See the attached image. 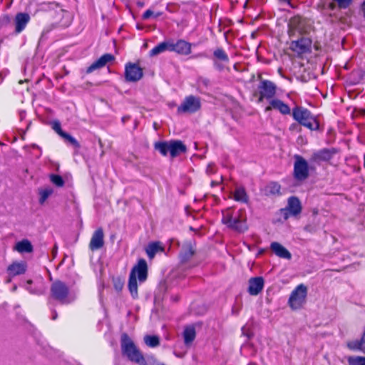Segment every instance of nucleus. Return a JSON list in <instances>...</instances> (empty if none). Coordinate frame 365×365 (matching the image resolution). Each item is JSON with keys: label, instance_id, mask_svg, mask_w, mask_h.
Listing matches in <instances>:
<instances>
[{"label": "nucleus", "instance_id": "f257e3e1", "mask_svg": "<svg viewBox=\"0 0 365 365\" xmlns=\"http://www.w3.org/2000/svg\"><path fill=\"white\" fill-rule=\"evenodd\" d=\"M222 222L230 229L238 232H243L248 229L247 216L243 210L235 212L232 208H227L222 211Z\"/></svg>", "mask_w": 365, "mask_h": 365}, {"label": "nucleus", "instance_id": "f03ea898", "mask_svg": "<svg viewBox=\"0 0 365 365\" xmlns=\"http://www.w3.org/2000/svg\"><path fill=\"white\" fill-rule=\"evenodd\" d=\"M121 350L128 359L139 365H148L140 351L127 334H123L120 340Z\"/></svg>", "mask_w": 365, "mask_h": 365}, {"label": "nucleus", "instance_id": "7ed1b4c3", "mask_svg": "<svg viewBox=\"0 0 365 365\" xmlns=\"http://www.w3.org/2000/svg\"><path fill=\"white\" fill-rule=\"evenodd\" d=\"M292 116L300 125L311 130H317L319 129V122L317 118L305 108L299 106L294 108L292 110Z\"/></svg>", "mask_w": 365, "mask_h": 365}, {"label": "nucleus", "instance_id": "20e7f679", "mask_svg": "<svg viewBox=\"0 0 365 365\" xmlns=\"http://www.w3.org/2000/svg\"><path fill=\"white\" fill-rule=\"evenodd\" d=\"M155 149L163 155L170 153L171 158H175L187 150L186 146L180 140L158 142L155 143Z\"/></svg>", "mask_w": 365, "mask_h": 365}, {"label": "nucleus", "instance_id": "39448f33", "mask_svg": "<svg viewBox=\"0 0 365 365\" xmlns=\"http://www.w3.org/2000/svg\"><path fill=\"white\" fill-rule=\"evenodd\" d=\"M308 288L304 284L297 285L291 292L288 305L292 310H299L307 303Z\"/></svg>", "mask_w": 365, "mask_h": 365}, {"label": "nucleus", "instance_id": "423d86ee", "mask_svg": "<svg viewBox=\"0 0 365 365\" xmlns=\"http://www.w3.org/2000/svg\"><path fill=\"white\" fill-rule=\"evenodd\" d=\"M302 210V206L297 197L292 196L287 200V205L284 208L279 210V214L284 220L290 217H297Z\"/></svg>", "mask_w": 365, "mask_h": 365}, {"label": "nucleus", "instance_id": "0eeeda50", "mask_svg": "<svg viewBox=\"0 0 365 365\" xmlns=\"http://www.w3.org/2000/svg\"><path fill=\"white\" fill-rule=\"evenodd\" d=\"M293 175L295 180L304 181L309 177V165L307 160L301 155H294Z\"/></svg>", "mask_w": 365, "mask_h": 365}, {"label": "nucleus", "instance_id": "6e6552de", "mask_svg": "<svg viewBox=\"0 0 365 365\" xmlns=\"http://www.w3.org/2000/svg\"><path fill=\"white\" fill-rule=\"evenodd\" d=\"M201 108V101L199 97L190 95L186 96L178 108V113H193Z\"/></svg>", "mask_w": 365, "mask_h": 365}, {"label": "nucleus", "instance_id": "1a4fd4ad", "mask_svg": "<svg viewBox=\"0 0 365 365\" xmlns=\"http://www.w3.org/2000/svg\"><path fill=\"white\" fill-rule=\"evenodd\" d=\"M143 76V69L134 63H127L125 66V78L128 82H137Z\"/></svg>", "mask_w": 365, "mask_h": 365}, {"label": "nucleus", "instance_id": "9d476101", "mask_svg": "<svg viewBox=\"0 0 365 365\" xmlns=\"http://www.w3.org/2000/svg\"><path fill=\"white\" fill-rule=\"evenodd\" d=\"M259 101L264 98L272 99L276 93V86L272 81H262L258 86Z\"/></svg>", "mask_w": 365, "mask_h": 365}, {"label": "nucleus", "instance_id": "9b49d317", "mask_svg": "<svg viewBox=\"0 0 365 365\" xmlns=\"http://www.w3.org/2000/svg\"><path fill=\"white\" fill-rule=\"evenodd\" d=\"M26 289L32 294H41L46 289V284L41 275H34V277L26 280Z\"/></svg>", "mask_w": 365, "mask_h": 365}, {"label": "nucleus", "instance_id": "f8f14e48", "mask_svg": "<svg viewBox=\"0 0 365 365\" xmlns=\"http://www.w3.org/2000/svg\"><path fill=\"white\" fill-rule=\"evenodd\" d=\"M52 296L62 303L66 302L68 289L65 284L60 281L54 282L51 288Z\"/></svg>", "mask_w": 365, "mask_h": 365}, {"label": "nucleus", "instance_id": "ddd939ff", "mask_svg": "<svg viewBox=\"0 0 365 365\" xmlns=\"http://www.w3.org/2000/svg\"><path fill=\"white\" fill-rule=\"evenodd\" d=\"M170 41V51H174L180 55H189L191 53L192 44L185 40H178L176 42Z\"/></svg>", "mask_w": 365, "mask_h": 365}, {"label": "nucleus", "instance_id": "4468645a", "mask_svg": "<svg viewBox=\"0 0 365 365\" xmlns=\"http://www.w3.org/2000/svg\"><path fill=\"white\" fill-rule=\"evenodd\" d=\"M104 246V232L102 227L96 229L92 235L89 243V249L91 251H96L101 249Z\"/></svg>", "mask_w": 365, "mask_h": 365}, {"label": "nucleus", "instance_id": "2eb2a0df", "mask_svg": "<svg viewBox=\"0 0 365 365\" xmlns=\"http://www.w3.org/2000/svg\"><path fill=\"white\" fill-rule=\"evenodd\" d=\"M271 110H278L282 115H289L291 113L289 106L278 98H272L269 101V105L264 109L266 112Z\"/></svg>", "mask_w": 365, "mask_h": 365}, {"label": "nucleus", "instance_id": "dca6fc26", "mask_svg": "<svg viewBox=\"0 0 365 365\" xmlns=\"http://www.w3.org/2000/svg\"><path fill=\"white\" fill-rule=\"evenodd\" d=\"M114 60L115 57L113 54L105 53L87 68L86 73H91L97 69L104 67L108 63L112 62Z\"/></svg>", "mask_w": 365, "mask_h": 365}, {"label": "nucleus", "instance_id": "f3484780", "mask_svg": "<svg viewBox=\"0 0 365 365\" xmlns=\"http://www.w3.org/2000/svg\"><path fill=\"white\" fill-rule=\"evenodd\" d=\"M30 21V16L27 13H18L14 19L15 33L19 34L24 30Z\"/></svg>", "mask_w": 365, "mask_h": 365}, {"label": "nucleus", "instance_id": "a211bd4d", "mask_svg": "<svg viewBox=\"0 0 365 365\" xmlns=\"http://www.w3.org/2000/svg\"><path fill=\"white\" fill-rule=\"evenodd\" d=\"M334 149L324 148L313 153L311 160L315 163L329 160L335 154Z\"/></svg>", "mask_w": 365, "mask_h": 365}, {"label": "nucleus", "instance_id": "6ab92c4d", "mask_svg": "<svg viewBox=\"0 0 365 365\" xmlns=\"http://www.w3.org/2000/svg\"><path fill=\"white\" fill-rule=\"evenodd\" d=\"M270 249L275 255L280 258L290 259L292 257V255L289 250L277 242H272Z\"/></svg>", "mask_w": 365, "mask_h": 365}, {"label": "nucleus", "instance_id": "aec40b11", "mask_svg": "<svg viewBox=\"0 0 365 365\" xmlns=\"http://www.w3.org/2000/svg\"><path fill=\"white\" fill-rule=\"evenodd\" d=\"M195 253V249L191 242H187L182 245L180 253V258L182 262H187Z\"/></svg>", "mask_w": 365, "mask_h": 365}, {"label": "nucleus", "instance_id": "412c9836", "mask_svg": "<svg viewBox=\"0 0 365 365\" xmlns=\"http://www.w3.org/2000/svg\"><path fill=\"white\" fill-rule=\"evenodd\" d=\"M310 46V41L307 38H302L292 43V49L297 53H302L306 52Z\"/></svg>", "mask_w": 365, "mask_h": 365}, {"label": "nucleus", "instance_id": "4be33fe9", "mask_svg": "<svg viewBox=\"0 0 365 365\" xmlns=\"http://www.w3.org/2000/svg\"><path fill=\"white\" fill-rule=\"evenodd\" d=\"M184 343L186 346H190L196 337L195 328L193 325L186 326L182 332Z\"/></svg>", "mask_w": 365, "mask_h": 365}, {"label": "nucleus", "instance_id": "5701e85b", "mask_svg": "<svg viewBox=\"0 0 365 365\" xmlns=\"http://www.w3.org/2000/svg\"><path fill=\"white\" fill-rule=\"evenodd\" d=\"M164 247L160 242H153L148 244L145 252L149 259H153L158 252H163Z\"/></svg>", "mask_w": 365, "mask_h": 365}, {"label": "nucleus", "instance_id": "b1692460", "mask_svg": "<svg viewBox=\"0 0 365 365\" xmlns=\"http://www.w3.org/2000/svg\"><path fill=\"white\" fill-rule=\"evenodd\" d=\"M233 199L240 202L247 203L249 201V196L243 187H236L232 192Z\"/></svg>", "mask_w": 365, "mask_h": 365}, {"label": "nucleus", "instance_id": "393cba45", "mask_svg": "<svg viewBox=\"0 0 365 365\" xmlns=\"http://www.w3.org/2000/svg\"><path fill=\"white\" fill-rule=\"evenodd\" d=\"M14 249L20 253H31L33 252V245L28 240H23L15 245Z\"/></svg>", "mask_w": 365, "mask_h": 365}, {"label": "nucleus", "instance_id": "a878e982", "mask_svg": "<svg viewBox=\"0 0 365 365\" xmlns=\"http://www.w3.org/2000/svg\"><path fill=\"white\" fill-rule=\"evenodd\" d=\"M264 192L267 195H281V185L277 182H270L266 185Z\"/></svg>", "mask_w": 365, "mask_h": 365}, {"label": "nucleus", "instance_id": "bb28decb", "mask_svg": "<svg viewBox=\"0 0 365 365\" xmlns=\"http://www.w3.org/2000/svg\"><path fill=\"white\" fill-rule=\"evenodd\" d=\"M170 46L169 41L161 42L150 51L149 55L150 57H153L158 56L166 51H170Z\"/></svg>", "mask_w": 365, "mask_h": 365}, {"label": "nucleus", "instance_id": "cd10ccee", "mask_svg": "<svg viewBox=\"0 0 365 365\" xmlns=\"http://www.w3.org/2000/svg\"><path fill=\"white\" fill-rule=\"evenodd\" d=\"M8 271L10 274H24L26 272V263L14 262L8 267Z\"/></svg>", "mask_w": 365, "mask_h": 365}, {"label": "nucleus", "instance_id": "c85d7f7f", "mask_svg": "<svg viewBox=\"0 0 365 365\" xmlns=\"http://www.w3.org/2000/svg\"><path fill=\"white\" fill-rule=\"evenodd\" d=\"M147 262L144 259H140L137 264L133 267L130 274H147Z\"/></svg>", "mask_w": 365, "mask_h": 365}, {"label": "nucleus", "instance_id": "c756f323", "mask_svg": "<svg viewBox=\"0 0 365 365\" xmlns=\"http://www.w3.org/2000/svg\"><path fill=\"white\" fill-rule=\"evenodd\" d=\"M264 283V279L262 277L252 278V295H257L262 290Z\"/></svg>", "mask_w": 365, "mask_h": 365}, {"label": "nucleus", "instance_id": "7c9ffc66", "mask_svg": "<svg viewBox=\"0 0 365 365\" xmlns=\"http://www.w3.org/2000/svg\"><path fill=\"white\" fill-rule=\"evenodd\" d=\"M137 275H130L128 281V289L133 298L138 297Z\"/></svg>", "mask_w": 365, "mask_h": 365}, {"label": "nucleus", "instance_id": "2f4dec72", "mask_svg": "<svg viewBox=\"0 0 365 365\" xmlns=\"http://www.w3.org/2000/svg\"><path fill=\"white\" fill-rule=\"evenodd\" d=\"M145 344L149 347H156L160 344V339L155 335H146L144 337Z\"/></svg>", "mask_w": 365, "mask_h": 365}, {"label": "nucleus", "instance_id": "473e14b6", "mask_svg": "<svg viewBox=\"0 0 365 365\" xmlns=\"http://www.w3.org/2000/svg\"><path fill=\"white\" fill-rule=\"evenodd\" d=\"M214 57L216 60H219L222 63H228L229 57L226 52L221 48H218L214 51Z\"/></svg>", "mask_w": 365, "mask_h": 365}, {"label": "nucleus", "instance_id": "72a5a7b5", "mask_svg": "<svg viewBox=\"0 0 365 365\" xmlns=\"http://www.w3.org/2000/svg\"><path fill=\"white\" fill-rule=\"evenodd\" d=\"M197 85L200 92L204 93V90L210 86V80L204 77H199L197 80Z\"/></svg>", "mask_w": 365, "mask_h": 365}, {"label": "nucleus", "instance_id": "f704fd0d", "mask_svg": "<svg viewBox=\"0 0 365 365\" xmlns=\"http://www.w3.org/2000/svg\"><path fill=\"white\" fill-rule=\"evenodd\" d=\"M53 193V189L52 188H45L43 190H41L39 191V203L43 204L44 202L47 200V198Z\"/></svg>", "mask_w": 365, "mask_h": 365}, {"label": "nucleus", "instance_id": "c9c22d12", "mask_svg": "<svg viewBox=\"0 0 365 365\" xmlns=\"http://www.w3.org/2000/svg\"><path fill=\"white\" fill-rule=\"evenodd\" d=\"M349 365H365V357L349 356L347 359Z\"/></svg>", "mask_w": 365, "mask_h": 365}, {"label": "nucleus", "instance_id": "e433bc0d", "mask_svg": "<svg viewBox=\"0 0 365 365\" xmlns=\"http://www.w3.org/2000/svg\"><path fill=\"white\" fill-rule=\"evenodd\" d=\"M50 180L57 187H63L64 185V180L61 176L58 175L51 174L50 175Z\"/></svg>", "mask_w": 365, "mask_h": 365}, {"label": "nucleus", "instance_id": "4c0bfd02", "mask_svg": "<svg viewBox=\"0 0 365 365\" xmlns=\"http://www.w3.org/2000/svg\"><path fill=\"white\" fill-rule=\"evenodd\" d=\"M61 14L62 15L64 21L61 22V25L63 26H68L71 22V14L65 10L61 9Z\"/></svg>", "mask_w": 365, "mask_h": 365}, {"label": "nucleus", "instance_id": "58836bf2", "mask_svg": "<svg viewBox=\"0 0 365 365\" xmlns=\"http://www.w3.org/2000/svg\"><path fill=\"white\" fill-rule=\"evenodd\" d=\"M113 281L114 284V287L116 289V291H121L124 285V280L122 279L120 277H113Z\"/></svg>", "mask_w": 365, "mask_h": 365}, {"label": "nucleus", "instance_id": "ea45409f", "mask_svg": "<svg viewBox=\"0 0 365 365\" xmlns=\"http://www.w3.org/2000/svg\"><path fill=\"white\" fill-rule=\"evenodd\" d=\"M52 128L60 135L62 136V135L65 133L62 130L61 123L59 121L56 120L52 123Z\"/></svg>", "mask_w": 365, "mask_h": 365}, {"label": "nucleus", "instance_id": "a19ab883", "mask_svg": "<svg viewBox=\"0 0 365 365\" xmlns=\"http://www.w3.org/2000/svg\"><path fill=\"white\" fill-rule=\"evenodd\" d=\"M61 137L68 140L72 145H75L76 147L79 146L78 141L68 133L65 132Z\"/></svg>", "mask_w": 365, "mask_h": 365}, {"label": "nucleus", "instance_id": "79ce46f5", "mask_svg": "<svg viewBox=\"0 0 365 365\" xmlns=\"http://www.w3.org/2000/svg\"><path fill=\"white\" fill-rule=\"evenodd\" d=\"M61 137L68 140L72 145H75L76 147L79 146L78 141L68 133L65 132Z\"/></svg>", "mask_w": 365, "mask_h": 365}, {"label": "nucleus", "instance_id": "37998d69", "mask_svg": "<svg viewBox=\"0 0 365 365\" xmlns=\"http://www.w3.org/2000/svg\"><path fill=\"white\" fill-rule=\"evenodd\" d=\"M161 15L160 12H158L154 15L153 11L150 9L146 10L144 14H143V19L144 20L149 19L150 16H154L155 17L160 16Z\"/></svg>", "mask_w": 365, "mask_h": 365}, {"label": "nucleus", "instance_id": "c03bdc74", "mask_svg": "<svg viewBox=\"0 0 365 365\" xmlns=\"http://www.w3.org/2000/svg\"><path fill=\"white\" fill-rule=\"evenodd\" d=\"M10 17L7 15L0 18V28L7 26L10 23Z\"/></svg>", "mask_w": 365, "mask_h": 365}, {"label": "nucleus", "instance_id": "a18cd8bd", "mask_svg": "<svg viewBox=\"0 0 365 365\" xmlns=\"http://www.w3.org/2000/svg\"><path fill=\"white\" fill-rule=\"evenodd\" d=\"M242 334L246 336L248 339L250 338V327L249 326H245L242 328Z\"/></svg>", "mask_w": 365, "mask_h": 365}, {"label": "nucleus", "instance_id": "49530a36", "mask_svg": "<svg viewBox=\"0 0 365 365\" xmlns=\"http://www.w3.org/2000/svg\"><path fill=\"white\" fill-rule=\"evenodd\" d=\"M225 63H219L217 61H215L214 65L215 68L219 71H222L225 68Z\"/></svg>", "mask_w": 365, "mask_h": 365}, {"label": "nucleus", "instance_id": "de8ad7c7", "mask_svg": "<svg viewBox=\"0 0 365 365\" xmlns=\"http://www.w3.org/2000/svg\"><path fill=\"white\" fill-rule=\"evenodd\" d=\"M148 275H138V279L140 283L144 282L147 279Z\"/></svg>", "mask_w": 365, "mask_h": 365}, {"label": "nucleus", "instance_id": "09e8293b", "mask_svg": "<svg viewBox=\"0 0 365 365\" xmlns=\"http://www.w3.org/2000/svg\"><path fill=\"white\" fill-rule=\"evenodd\" d=\"M361 11L362 13V16L365 19V0L363 1V3L361 5Z\"/></svg>", "mask_w": 365, "mask_h": 365}, {"label": "nucleus", "instance_id": "8fccbe9b", "mask_svg": "<svg viewBox=\"0 0 365 365\" xmlns=\"http://www.w3.org/2000/svg\"><path fill=\"white\" fill-rule=\"evenodd\" d=\"M206 172L209 174L212 173L213 172V165L209 164L206 169Z\"/></svg>", "mask_w": 365, "mask_h": 365}, {"label": "nucleus", "instance_id": "3c124183", "mask_svg": "<svg viewBox=\"0 0 365 365\" xmlns=\"http://www.w3.org/2000/svg\"><path fill=\"white\" fill-rule=\"evenodd\" d=\"M206 55L204 53H200L192 56V58H202L205 57Z\"/></svg>", "mask_w": 365, "mask_h": 365}, {"label": "nucleus", "instance_id": "603ef678", "mask_svg": "<svg viewBox=\"0 0 365 365\" xmlns=\"http://www.w3.org/2000/svg\"><path fill=\"white\" fill-rule=\"evenodd\" d=\"M247 292L251 294V279L248 281Z\"/></svg>", "mask_w": 365, "mask_h": 365}, {"label": "nucleus", "instance_id": "864d4df0", "mask_svg": "<svg viewBox=\"0 0 365 365\" xmlns=\"http://www.w3.org/2000/svg\"><path fill=\"white\" fill-rule=\"evenodd\" d=\"M57 316H58L57 312L56 311H53V315H52V319L55 320L57 318Z\"/></svg>", "mask_w": 365, "mask_h": 365}, {"label": "nucleus", "instance_id": "5fc2aeb1", "mask_svg": "<svg viewBox=\"0 0 365 365\" xmlns=\"http://www.w3.org/2000/svg\"><path fill=\"white\" fill-rule=\"evenodd\" d=\"M329 7H330L331 9H334L335 8V5H334V4L331 3V4H329Z\"/></svg>", "mask_w": 365, "mask_h": 365}, {"label": "nucleus", "instance_id": "6e6d98bb", "mask_svg": "<svg viewBox=\"0 0 365 365\" xmlns=\"http://www.w3.org/2000/svg\"><path fill=\"white\" fill-rule=\"evenodd\" d=\"M296 126V125L293 124L290 126L289 129L290 130H292V129H294V127Z\"/></svg>", "mask_w": 365, "mask_h": 365}, {"label": "nucleus", "instance_id": "4d7b16f0", "mask_svg": "<svg viewBox=\"0 0 365 365\" xmlns=\"http://www.w3.org/2000/svg\"><path fill=\"white\" fill-rule=\"evenodd\" d=\"M216 184H217V183H215V182H213V181L211 182V185H212V186H214V185H215Z\"/></svg>", "mask_w": 365, "mask_h": 365}, {"label": "nucleus", "instance_id": "13d9d810", "mask_svg": "<svg viewBox=\"0 0 365 365\" xmlns=\"http://www.w3.org/2000/svg\"><path fill=\"white\" fill-rule=\"evenodd\" d=\"M24 113H21V118H22L24 117Z\"/></svg>", "mask_w": 365, "mask_h": 365}, {"label": "nucleus", "instance_id": "bf43d9fd", "mask_svg": "<svg viewBox=\"0 0 365 365\" xmlns=\"http://www.w3.org/2000/svg\"><path fill=\"white\" fill-rule=\"evenodd\" d=\"M52 280V278L51 277V275H49V281H51Z\"/></svg>", "mask_w": 365, "mask_h": 365}]
</instances>
